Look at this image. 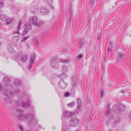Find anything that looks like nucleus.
<instances>
[{"instance_id": "f257e3e1", "label": "nucleus", "mask_w": 131, "mask_h": 131, "mask_svg": "<svg viewBox=\"0 0 131 131\" xmlns=\"http://www.w3.org/2000/svg\"><path fill=\"white\" fill-rule=\"evenodd\" d=\"M16 111L18 113V119L19 121H27L28 122H30L32 121L34 118V116L30 113L26 114L24 115L23 113V110L21 109H17Z\"/></svg>"}, {"instance_id": "f03ea898", "label": "nucleus", "mask_w": 131, "mask_h": 131, "mask_svg": "<svg viewBox=\"0 0 131 131\" xmlns=\"http://www.w3.org/2000/svg\"><path fill=\"white\" fill-rule=\"evenodd\" d=\"M4 88L6 89L4 92V95L6 97L10 98L13 97L14 96L20 92V91L18 89H15L12 92L11 91L13 88V86L9 84H4Z\"/></svg>"}, {"instance_id": "7ed1b4c3", "label": "nucleus", "mask_w": 131, "mask_h": 131, "mask_svg": "<svg viewBox=\"0 0 131 131\" xmlns=\"http://www.w3.org/2000/svg\"><path fill=\"white\" fill-rule=\"evenodd\" d=\"M14 58L16 60H20V61L23 63H25L27 61L28 58L27 54H24L21 52H18L15 55Z\"/></svg>"}, {"instance_id": "20e7f679", "label": "nucleus", "mask_w": 131, "mask_h": 131, "mask_svg": "<svg viewBox=\"0 0 131 131\" xmlns=\"http://www.w3.org/2000/svg\"><path fill=\"white\" fill-rule=\"evenodd\" d=\"M38 19V17L36 16L32 17L29 18V22L33 24L35 26H39L42 25L43 24L42 21H40L36 23Z\"/></svg>"}, {"instance_id": "39448f33", "label": "nucleus", "mask_w": 131, "mask_h": 131, "mask_svg": "<svg viewBox=\"0 0 131 131\" xmlns=\"http://www.w3.org/2000/svg\"><path fill=\"white\" fill-rule=\"evenodd\" d=\"M0 19L3 21H6V23L7 25L10 24L13 20L12 18H9L7 16L3 14L0 15Z\"/></svg>"}, {"instance_id": "423d86ee", "label": "nucleus", "mask_w": 131, "mask_h": 131, "mask_svg": "<svg viewBox=\"0 0 131 131\" xmlns=\"http://www.w3.org/2000/svg\"><path fill=\"white\" fill-rule=\"evenodd\" d=\"M16 105L19 106L23 108L28 107L30 105V103H25L21 100H19L16 102Z\"/></svg>"}, {"instance_id": "0eeeda50", "label": "nucleus", "mask_w": 131, "mask_h": 131, "mask_svg": "<svg viewBox=\"0 0 131 131\" xmlns=\"http://www.w3.org/2000/svg\"><path fill=\"white\" fill-rule=\"evenodd\" d=\"M56 60L57 58L56 57H53L51 59L50 66L53 68L57 69L59 67L58 63L56 61Z\"/></svg>"}, {"instance_id": "6e6552de", "label": "nucleus", "mask_w": 131, "mask_h": 131, "mask_svg": "<svg viewBox=\"0 0 131 131\" xmlns=\"http://www.w3.org/2000/svg\"><path fill=\"white\" fill-rule=\"evenodd\" d=\"M31 29V26L30 24H25L24 26V30L23 31L22 34L23 36L26 35L28 31Z\"/></svg>"}, {"instance_id": "1a4fd4ad", "label": "nucleus", "mask_w": 131, "mask_h": 131, "mask_svg": "<svg viewBox=\"0 0 131 131\" xmlns=\"http://www.w3.org/2000/svg\"><path fill=\"white\" fill-rule=\"evenodd\" d=\"M79 121L78 118H73L71 120V125L73 127H76L78 125Z\"/></svg>"}, {"instance_id": "9d476101", "label": "nucleus", "mask_w": 131, "mask_h": 131, "mask_svg": "<svg viewBox=\"0 0 131 131\" xmlns=\"http://www.w3.org/2000/svg\"><path fill=\"white\" fill-rule=\"evenodd\" d=\"M35 57L34 54H32L31 55L30 58V65L27 67L28 69H29V70H30L31 69L32 67V65L35 60Z\"/></svg>"}, {"instance_id": "9b49d317", "label": "nucleus", "mask_w": 131, "mask_h": 131, "mask_svg": "<svg viewBox=\"0 0 131 131\" xmlns=\"http://www.w3.org/2000/svg\"><path fill=\"white\" fill-rule=\"evenodd\" d=\"M59 85L61 89H64L66 88L67 84L64 81L62 80L59 83Z\"/></svg>"}, {"instance_id": "f8f14e48", "label": "nucleus", "mask_w": 131, "mask_h": 131, "mask_svg": "<svg viewBox=\"0 0 131 131\" xmlns=\"http://www.w3.org/2000/svg\"><path fill=\"white\" fill-rule=\"evenodd\" d=\"M19 32L14 33V34H17L18 35L16 36H14L12 38L13 41L14 43H16L18 41L19 36Z\"/></svg>"}, {"instance_id": "ddd939ff", "label": "nucleus", "mask_w": 131, "mask_h": 131, "mask_svg": "<svg viewBox=\"0 0 131 131\" xmlns=\"http://www.w3.org/2000/svg\"><path fill=\"white\" fill-rule=\"evenodd\" d=\"M41 13L42 15H46L48 14L49 12L48 9L45 7H42L40 10Z\"/></svg>"}, {"instance_id": "4468645a", "label": "nucleus", "mask_w": 131, "mask_h": 131, "mask_svg": "<svg viewBox=\"0 0 131 131\" xmlns=\"http://www.w3.org/2000/svg\"><path fill=\"white\" fill-rule=\"evenodd\" d=\"M71 83L73 86H74L76 85L77 84V79L75 77L72 76V77Z\"/></svg>"}, {"instance_id": "2eb2a0df", "label": "nucleus", "mask_w": 131, "mask_h": 131, "mask_svg": "<svg viewBox=\"0 0 131 131\" xmlns=\"http://www.w3.org/2000/svg\"><path fill=\"white\" fill-rule=\"evenodd\" d=\"M30 12L33 13H36L38 11V9L35 6H33L31 7L30 9Z\"/></svg>"}, {"instance_id": "dca6fc26", "label": "nucleus", "mask_w": 131, "mask_h": 131, "mask_svg": "<svg viewBox=\"0 0 131 131\" xmlns=\"http://www.w3.org/2000/svg\"><path fill=\"white\" fill-rule=\"evenodd\" d=\"M63 115L65 116L71 117L72 115V113L68 111H64L63 112Z\"/></svg>"}, {"instance_id": "f3484780", "label": "nucleus", "mask_w": 131, "mask_h": 131, "mask_svg": "<svg viewBox=\"0 0 131 131\" xmlns=\"http://www.w3.org/2000/svg\"><path fill=\"white\" fill-rule=\"evenodd\" d=\"M59 62H60L64 63H67L69 62V61L68 60L63 59H59Z\"/></svg>"}, {"instance_id": "a211bd4d", "label": "nucleus", "mask_w": 131, "mask_h": 131, "mask_svg": "<svg viewBox=\"0 0 131 131\" xmlns=\"http://www.w3.org/2000/svg\"><path fill=\"white\" fill-rule=\"evenodd\" d=\"M8 49L10 53H14L15 52V51L13 48L11 46H9L8 47Z\"/></svg>"}, {"instance_id": "6ab92c4d", "label": "nucleus", "mask_w": 131, "mask_h": 131, "mask_svg": "<svg viewBox=\"0 0 131 131\" xmlns=\"http://www.w3.org/2000/svg\"><path fill=\"white\" fill-rule=\"evenodd\" d=\"M14 83L16 85H19L21 84V81L19 80L16 79L15 81L14 82Z\"/></svg>"}, {"instance_id": "aec40b11", "label": "nucleus", "mask_w": 131, "mask_h": 131, "mask_svg": "<svg viewBox=\"0 0 131 131\" xmlns=\"http://www.w3.org/2000/svg\"><path fill=\"white\" fill-rule=\"evenodd\" d=\"M77 103L78 105V107H77V108L78 109H79L81 108V100L80 99H77Z\"/></svg>"}, {"instance_id": "412c9836", "label": "nucleus", "mask_w": 131, "mask_h": 131, "mask_svg": "<svg viewBox=\"0 0 131 131\" xmlns=\"http://www.w3.org/2000/svg\"><path fill=\"white\" fill-rule=\"evenodd\" d=\"M117 55L118 57L122 58L124 57V54L121 52H118L117 53Z\"/></svg>"}, {"instance_id": "4be33fe9", "label": "nucleus", "mask_w": 131, "mask_h": 131, "mask_svg": "<svg viewBox=\"0 0 131 131\" xmlns=\"http://www.w3.org/2000/svg\"><path fill=\"white\" fill-rule=\"evenodd\" d=\"M3 81L5 83H8L10 82V80L8 77H6L4 78Z\"/></svg>"}, {"instance_id": "5701e85b", "label": "nucleus", "mask_w": 131, "mask_h": 131, "mask_svg": "<svg viewBox=\"0 0 131 131\" xmlns=\"http://www.w3.org/2000/svg\"><path fill=\"white\" fill-rule=\"evenodd\" d=\"M75 103L74 102H72L70 103L67 104L68 106L70 108L72 107L74 105Z\"/></svg>"}, {"instance_id": "b1692460", "label": "nucleus", "mask_w": 131, "mask_h": 131, "mask_svg": "<svg viewBox=\"0 0 131 131\" xmlns=\"http://www.w3.org/2000/svg\"><path fill=\"white\" fill-rule=\"evenodd\" d=\"M22 25V23L20 21L19 22L18 25V30L17 32H19V30L21 29V26Z\"/></svg>"}, {"instance_id": "393cba45", "label": "nucleus", "mask_w": 131, "mask_h": 131, "mask_svg": "<svg viewBox=\"0 0 131 131\" xmlns=\"http://www.w3.org/2000/svg\"><path fill=\"white\" fill-rule=\"evenodd\" d=\"M71 95V94L69 92H67L65 93L64 95V96L65 97H68L70 96Z\"/></svg>"}, {"instance_id": "a878e982", "label": "nucleus", "mask_w": 131, "mask_h": 131, "mask_svg": "<svg viewBox=\"0 0 131 131\" xmlns=\"http://www.w3.org/2000/svg\"><path fill=\"white\" fill-rule=\"evenodd\" d=\"M62 71L63 72H66L67 70V67L66 66H63L62 67Z\"/></svg>"}, {"instance_id": "bb28decb", "label": "nucleus", "mask_w": 131, "mask_h": 131, "mask_svg": "<svg viewBox=\"0 0 131 131\" xmlns=\"http://www.w3.org/2000/svg\"><path fill=\"white\" fill-rule=\"evenodd\" d=\"M82 43L81 42H80L79 43V46L78 47V48L79 49H80L82 47Z\"/></svg>"}, {"instance_id": "cd10ccee", "label": "nucleus", "mask_w": 131, "mask_h": 131, "mask_svg": "<svg viewBox=\"0 0 131 131\" xmlns=\"http://www.w3.org/2000/svg\"><path fill=\"white\" fill-rule=\"evenodd\" d=\"M4 3L0 1V8H1L3 7L4 6Z\"/></svg>"}, {"instance_id": "c85d7f7f", "label": "nucleus", "mask_w": 131, "mask_h": 131, "mask_svg": "<svg viewBox=\"0 0 131 131\" xmlns=\"http://www.w3.org/2000/svg\"><path fill=\"white\" fill-rule=\"evenodd\" d=\"M111 51H112L111 50V48L109 47H108V50H107V51H108V53L111 52Z\"/></svg>"}, {"instance_id": "c756f323", "label": "nucleus", "mask_w": 131, "mask_h": 131, "mask_svg": "<svg viewBox=\"0 0 131 131\" xmlns=\"http://www.w3.org/2000/svg\"><path fill=\"white\" fill-rule=\"evenodd\" d=\"M50 7L52 9H54V7L51 4L50 5Z\"/></svg>"}, {"instance_id": "7c9ffc66", "label": "nucleus", "mask_w": 131, "mask_h": 131, "mask_svg": "<svg viewBox=\"0 0 131 131\" xmlns=\"http://www.w3.org/2000/svg\"><path fill=\"white\" fill-rule=\"evenodd\" d=\"M83 57V56L82 54H80L79 56V59H81Z\"/></svg>"}, {"instance_id": "2f4dec72", "label": "nucleus", "mask_w": 131, "mask_h": 131, "mask_svg": "<svg viewBox=\"0 0 131 131\" xmlns=\"http://www.w3.org/2000/svg\"><path fill=\"white\" fill-rule=\"evenodd\" d=\"M113 44V42L112 41H110V47H112V45Z\"/></svg>"}, {"instance_id": "473e14b6", "label": "nucleus", "mask_w": 131, "mask_h": 131, "mask_svg": "<svg viewBox=\"0 0 131 131\" xmlns=\"http://www.w3.org/2000/svg\"><path fill=\"white\" fill-rule=\"evenodd\" d=\"M3 89L2 86L1 85H0V91L3 90Z\"/></svg>"}, {"instance_id": "72a5a7b5", "label": "nucleus", "mask_w": 131, "mask_h": 131, "mask_svg": "<svg viewBox=\"0 0 131 131\" xmlns=\"http://www.w3.org/2000/svg\"><path fill=\"white\" fill-rule=\"evenodd\" d=\"M28 36L27 37H26L24 38H23V39H24L25 40H27V39H28Z\"/></svg>"}, {"instance_id": "f704fd0d", "label": "nucleus", "mask_w": 131, "mask_h": 131, "mask_svg": "<svg viewBox=\"0 0 131 131\" xmlns=\"http://www.w3.org/2000/svg\"><path fill=\"white\" fill-rule=\"evenodd\" d=\"M19 129L20 130L22 131L23 128H22V126H19Z\"/></svg>"}, {"instance_id": "c9c22d12", "label": "nucleus", "mask_w": 131, "mask_h": 131, "mask_svg": "<svg viewBox=\"0 0 131 131\" xmlns=\"http://www.w3.org/2000/svg\"><path fill=\"white\" fill-rule=\"evenodd\" d=\"M103 91H101V96H102L103 95Z\"/></svg>"}, {"instance_id": "e433bc0d", "label": "nucleus", "mask_w": 131, "mask_h": 131, "mask_svg": "<svg viewBox=\"0 0 131 131\" xmlns=\"http://www.w3.org/2000/svg\"><path fill=\"white\" fill-rule=\"evenodd\" d=\"M125 91L124 90H122L121 91V93H122L123 94L124 93V92H125Z\"/></svg>"}, {"instance_id": "4c0bfd02", "label": "nucleus", "mask_w": 131, "mask_h": 131, "mask_svg": "<svg viewBox=\"0 0 131 131\" xmlns=\"http://www.w3.org/2000/svg\"><path fill=\"white\" fill-rule=\"evenodd\" d=\"M47 2L50 3L51 1H52V0H45Z\"/></svg>"}, {"instance_id": "58836bf2", "label": "nucleus", "mask_w": 131, "mask_h": 131, "mask_svg": "<svg viewBox=\"0 0 131 131\" xmlns=\"http://www.w3.org/2000/svg\"><path fill=\"white\" fill-rule=\"evenodd\" d=\"M69 16L71 18L72 16V14L71 13H69Z\"/></svg>"}, {"instance_id": "ea45409f", "label": "nucleus", "mask_w": 131, "mask_h": 131, "mask_svg": "<svg viewBox=\"0 0 131 131\" xmlns=\"http://www.w3.org/2000/svg\"><path fill=\"white\" fill-rule=\"evenodd\" d=\"M110 112V111L109 110H108L106 114H107L108 113H109Z\"/></svg>"}, {"instance_id": "a19ab883", "label": "nucleus", "mask_w": 131, "mask_h": 131, "mask_svg": "<svg viewBox=\"0 0 131 131\" xmlns=\"http://www.w3.org/2000/svg\"><path fill=\"white\" fill-rule=\"evenodd\" d=\"M129 113H130V115H129L130 117L131 118V111H130Z\"/></svg>"}, {"instance_id": "79ce46f5", "label": "nucleus", "mask_w": 131, "mask_h": 131, "mask_svg": "<svg viewBox=\"0 0 131 131\" xmlns=\"http://www.w3.org/2000/svg\"><path fill=\"white\" fill-rule=\"evenodd\" d=\"M100 36L99 35L98 37H97V38H98V39H99V38H100Z\"/></svg>"}, {"instance_id": "37998d69", "label": "nucleus", "mask_w": 131, "mask_h": 131, "mask_svg": "<svg viewBox=\"0 0 131 131\" xmlns=\"http://www.w3.org/2000/svg\"><path fill=\"white\" fill-rule=\"evenodd\" d=\"M64 73H62L61 74V76H62V77H63L62 75L64 74Z\"/></svg>"}, {"instance_id": "c03bdc74", "label": "nucleus", "mask_w": 131, "mask_h": 131, "mask_svg": "<svg viewBox=\"0 0 131 131\" xmlns=\"http://www.w3.org/2000/svg\"><path fill=\"white\" fill-rule=\"evenodd\" d=\"M69 20L70 21H71V18H70L69 19Z\"/></svg>"}, {"instance_id": "a18cd8bd", "label": "nucleus", "mask_w": 131, "mask_h": 131, "mask_svg": "<svg viewBox=\"0 0 131 131\" xmlns=\"http://www.w3.org/2000/svg\"><path fill=\"white\" fill-rule=\"evenodd\" d=\"M2 25V24H0V27Z\"/></svg>"}, {"instance_id": "49530a36", "label": "nucleus", "mask_w": 131, "mask_h": 131, "mask_svg": "<svg viewBox=\"0 0 131 131\" xmlns=\"http://www.w3.org/2000/svg\"><path fill=\"white\" fill-rule=\"evenodd\" d=\"M74 131H78V130H75Z\"/></svg>"}, {"instance_id": "de8ad7c7", "label": "nucleus", "mask_w": 131, "mask_h": 131, "mask_svg": "<svg viewBox=\"0 0 131 131\" xmlns=\"http://www.w3.org/2000/svg\"><path fill=\"white\" fill-rule=\"evenodd\" d=\"M62 130H63V127L62 126Z\"/></svg>"}, {"instance_id": "09e8293b", "label": "nucleus", "mask_w": 131, "mask_h": 131, "mask_svg": "<svg viewBox=\"0 0 131 131\" xmlns=\"http://www.w3.org/2000/svg\"><path fill=\"white\" fill-rule=\"evenodd\" d=\"M1 45V42H0V46Z\"/></svg>"}]
</instances>
